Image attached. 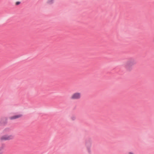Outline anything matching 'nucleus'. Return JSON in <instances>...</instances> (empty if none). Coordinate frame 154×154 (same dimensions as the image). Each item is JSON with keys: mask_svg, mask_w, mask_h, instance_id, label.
<instances>
[{"mask_svg": "<svg viewBox=\"0 0 154 154\" xmlns=\"http://www.w3.org/2000/svg\"><path fill=\"white\" fill-rule=\"evenodd\" d=\"M136 63L134 60H130L128 61L125 66V67L128 71H131L133 69V66Z\"/></svg>", "mask_w": 154, "mask_h": 154, "instance_id": "obj_1", "label": "nucleus"}, {"mask_svg": "<svg viewBox=\"0 0 154 154\" xmlns=\"http://www.w3.org/2000/svg\"><path fill=\"white\" fill-rule=\"evenodd\" d=\"M82 95L81 93L76 92L72 94L70 96V98L71 100H78L81 97Z\"/></svg>", "mask_w": 154, "mask_h": 154, "instance_id": "obj_2", "label": "nucleus"}, {"mask_svg": "<svg viewBox=\"0 0 154 154\" xmlns=\"http://www.w3.org/2000/svg\"><path fill=\"white\" fill-rule=\"evenodd\" d=\"M14 138V136L12 134H5L0 137V140L1 141L8 140H12Z\"/></svg>", "mask_w": 154, "mask_h": 154, "instance_id": "obj_3", "label": "nucleus"}, {"mask_svg": "<svg viewBox=\"0 0 154 154\" xmlns=\"http://www.w3.org/2000/svg\"><path fill=\"white\" fill-rule=\"evenodd\" d=\"M91 143L90 142H87L86 143L85 146L88 152L89 153L91 152Z\"/></svg>", "mask_w": 154, "mask_h": 154, "instance_id": "obj_4", "label": "nucleus"}, {"mask_svg": "<svg viewBox=\"0 0 154 154\" xmlns=\"http://www.w3.org/2000/svg\"><path fill=\"white\" fill-rule=\"evenodd\" d=\"M22 114H18L15 115H14L13 116L10 117L9 118L11 120L15 119H17L19 118L22 117Z\"/></svg>", "mask_w": 154, "mask_h": 154, "instance_id": "obj_5", "label": "nucleus"}, {"mask_svg": "<svg viewBox=\"0 0 154 154\" xmlns=\"http://www.w3.org/2000/svg\"><path fill=\"white\" fill-rule=\"evenodd\" d=\"M5 148V145L2 143L0 145V154H2L3 152V151Z\"/></svg>", "mask_w": 154, "mask_h": 154, "instance_id": "obj_6", "label": "nucleus"}, {"mask_svg": "<svg viewBox=\"0 0 154 154\" xmlns=\"http://www.w3.org/2000/svg\"><path fill=\"white\" fill-rule=\"evenodd\" d=\"M54 0H48L47 1V3L49 5H51L53 3Z\"/></svg>", "mask_w": 154, "mask_h": 154, "instance_id": "obj_7", "label": "nucleus"}, {"mask_svg": "<svg viewBox=\"0 0 154 154\" xmlns=\"http://www.w3.org/2000/svg\"><path fill=\"white\" fill-rule=\"evenodd\" d=\"M71 119L72 120H75L76 119V117L74 116H72L71 117Z\"/></svg>", "mask_w": 154, "mask_h": 154, "instance_id": "obj_8", "label": "nucleus"}, {"mask_svg": "<svg viewBox=\"0 0 154 154\" xmlns=\"http://www.w3.org/2000/svg\"><path fill=\"white\" fill-rule=\"evenodd\" d=\"M20 2H16V5H18L19 4H20Z\"/></svg>", "mask_w": 154, "mask_h": 154, "instance_id": "obj_9", "label": "nucleus"}, {"mask_svg": "<svg viewBox=\"0 0 154 154\" xmlns=\"http://www.w3.org/2000/svg\"><path fill=\"white\" fill-rule=\"evenodd\" d=\"M128 154H135L133 152H129L128 153Z\"/></svg>", "mask_w": 154, "mask_h": 154, "instance_id": "obj_10", "label": "nucleus"}]
</instances>
